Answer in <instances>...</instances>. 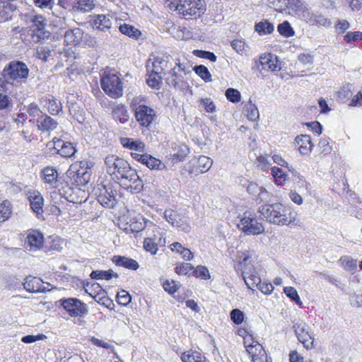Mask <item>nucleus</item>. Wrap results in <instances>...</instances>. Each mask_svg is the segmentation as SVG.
<instances>
[{
	"instance_id": "obj_27",
	"label": "nucleus",
	"mask_w": 362,
	"mask_h": 362,
	"mask_svg": "<svg viewBox=\"0 0 362 362\" xmlns=\"http://www.w3.org/2000/svg\"><path fill=\"white\" fill-rule=\"evenodd\" d=\"M41 177L45 183L56 185L57 183L58 173L54 168L47 166L42 170Z\"/></svg>"
},
{
	"instance_id": "obj_2",
	"label": "nucleus",
	"mask_w": 362,
	"mask_h": 362,
	"mask_svg": "<svg viewBox=\"0 0 362 362\" xmlns=\"http://www.w3.org/2000/svg\"><path fill=\"white\" fill-rule=\"evenodd\" d=\"M115 178L122 187L133 194H137L143 189V181L140 179L136 170L132 168L129 163Z\"/></svg>"
},
{
	"instance_id": "obj_11",
	"label": "nucleus",
	"mask_w": 362,
	"mask_h": 362,
	"mask_svg": "<svg viewBox=\"0 0 362 362\" xmlns=\"http://www.w3.org/2000/svg\"><path fill=\"white\" fill-rule=\"evenodd\" d=\"M173 59L170 56L157 57L152 62V68L149 65V62L146 65L147 72H154L156 74H161L165 70H170V67H173Z\"/></svg>"
},
{
	"instance_id": "obj_51",
	"label": "nucleus",
	"mask_w": 362,
	"mask_h": 362,
	"mask_svg": "<svg viewBox=\"0 0 362 362\" xmlns=\"http://www.w3.org/2000/svg\"><path fill=\"white\" fill-rule=\"evenodd\" d=\"M33 23L32 30H41L45 28L47 25L46 20L42 16H35L31 18Z\"/></svg>"
},
{
	"instance_id": "obj_57",
	"label": "nucleus",
	"mask_w": 362,
	"mask_h": 362,
	"mask_svg": "<svg viewBox=\"0 0 362 362\" xmlns=\"http://www.w3.org/2000/svg\"><path fill=\"white\" fill-rule=\"evenodd\" d=\"M231 320L235 325L241 324L244 320V313L240 310L235 308L230 311V313Z\"/></svg>"
},
{
	"instance_id": "obj_1",
	"label": "nucleus",
	"mask_w": 362,
	"mask_h": 362,
	"mask_svg": "<svg viewBox=\"0 0 362 362\" xmlns=\"http://www.w3.org/2000/svg\"><path fill=\"white\" fill-rule=\"evenodd\" d=\"M258 213L262 220L277 226L297 225L298 222L297 212L279 202L260 206Z\"/></svg>"
},
{
	"instance_id": "obj_39",
	"label": "nucleus",
	"mask_w": 362,
	"mask_h": 362,
	"mask_svg": "<svg viewBox=\"0 0 362 362\" xmlns=\"http://www.w3.org/2000/svg\"><path fill=\"white\" fill-rule=\"evenodd\" d=\"M274 30L273 24L267 20L262 21L255 25V30L261 35L271 34Z\"/></svg>"
},
{
	"instance_id": "obj_24",
	"label": "nucleus",
	"mask_w": 362,
	"mask_h": 362,
	"mask_svg": "<svg viewBox=\"0 0 362 362\" xmlns=\"http://www.w3.org/2000/svg\"><path fill=\"white\" fill-rule=\"evenodd\" d=\"M190 10L188 11L187 19L191 18L192 16L197 17L202 16L206 11V5L204 0H191Z\"/></svg>"
},
{
	"instance_id": "obj_47",
	"label": "nucleus",
	"mask_w": 362,
	"mask_h": 362,
	"mask_svg": "<svg viewBox=\"0 0 362 362\" xmlns=\"http://www.w3.org/2000/svg\"><path fill=\"white\" fill-rule=\"evenodd\" d=\"M127 163L128 162L127 160L118 157L117 160L115 161V163L113 164L112 167L108 169L107 173L114 177H116L118 173L122 170H124V167L127 166Z\"/></svg>"
},
{
	"instance_id": "obj_64",
	"label": "nucleus",
	"mask_w": 362,
	"mask_h": 362,
	"mask_svg": "<svg viewBox=\"0 0 362 362\" xmlns=\"http://www.w3.org/2000/svg\"><path fill=\"white\" fill-rule=\"evenodd\" d=\"M118 303L121 305H126L131 301V296L125 291H122L117 294Z\"/></svg>"
},
{
	"instance_id": "obj_56",
	"label": "nucleus",
	"mask_w": 362,
	"mask_h": 362,
	"mask_svg": "<svg viewBox=\"0 0 362 362\" xmlns=\"http://www.w3.org/2000/svg\"><path fill=\"white\" fill-rule=\"evenodd\" d=\"M340 261L344 268L347 271H352L356 267V261L348 256H344L340 258Z\"/></svg>"
},
{
	"instance_id": "obj_25",
	"label": "nucleus",
	"mask_w": 362,
	"mask_h": 362,
	"mask_svg": "<svg viewBox=\"0 0 362 362\" xmlns=\"http://www.w3.org/2000/svg\"><path fill=\"white\" fill-rule=\"evenodd\" d=\"M112 262L117 266L131 270H136L139 267L136 260L124 256L115 255L112 258Z\"/></svg>"
},
{
	"instance_id": "obj_59",
	"label": "nucleus",
	"mask_w": 362,
	"mask_h": 362,
	"mask_svg": "<svg viewBox=\"0 0 362 362\" xmlns=\"http://www.w3.org/2000/svg\"><path fill=\"white\" fill-rule=\"evenodd\" d=\"M163 287L165 291L170 294H173L177 291V289L179 288V285L175 281H170L168 280H166L163 284Z\"/></svg>"
},
{
	"instance_id": "obj_40",
	"label": "nucleus",
	"mask_w": 362,
	"mask_h": 362,
	"mask_svg": "<svg viewBox=\"0 0 362 362\" xmlns=\"http://www.w3.org/2000/svg\"><path fill=\"white\" fill-rule=\"evenodd\" d=\"M213 161L209 157L201 156L197 160V168L201 173L207 172L212 166Z\"/></svg>"
},
{
	"instance_id": "obj_15",
	"label": "nucleus",
	"mask_w": 362,
	"mask_h": 362,
	"mask_svg": "<svg viewBox=\"0 0 362 362\" xmlns=\"http://www.w3.org/2000/svg\"><path fill=\"white\" fill-rule=\"evenodd\" d=\"M54 149L56 150L57 153L64 158H71L76 152L72 143L61 139H54Z\"/></svg>"
},
{
	"instance_id": "obj_37",
	"label": "nucleus",
	"mask_w": 362,
	"mask_h": 362,
	"mask_svg": "<svg viewBox=\"0 0 362 362\" xmlns=\"http://www.w3.org/2000/svg\"><path fill=\"white\" fill-rule=\"evenodd\" d=\"M119 31L130 37L138 40L141 35V33L139 30L134 27L133 25L124 23L119 27Z\"/></svg>"
},
{
	"instance_id": "obj_52",
	"label": "nucleus",
	"mask_w": 362,
	"mask_h": 362,
	"mask_svg": "<svg viewBox=\"0 0 362 362\" xmlns=\"http://www.w3.org/2000/svg\"><path fill=\"white\" fill-rule=\"evenodd\" d=\"M285 294L292 299L296 304L301 305L302 302L298 294L297 291L292 286H288L284 288Z\"/></svg>"
},
{
	"instance_id": "obj_4",
	"label": "nucleus",
	"mask_w": 362,
	"mask_h": 362,
	"mask_svg": "<svg viewBox=\"0 0 362 362\" xmlns=\"http://www.w3.org/2000/svg\"><path fill=\"white\" fill-rule=\"evenodd\" d=\"M185 66L180 63H175L173 67H170L165 78L166 83L175 89L184 92L188 88V83L185 79Z\"/></svg>"
},
{
	"instance_id": "obj_32",
	"label": "nucleus",
	"mask_w": 362,
	"mask_h": 362,
	"mask_svg": "<svg viewBox=\"0 0 362 362\" xmlns=\"http://www.w3.org/2000/svg\"><path fill=\"white\" fill-rule=\"evenodd\" d=\"M94 25L102 31H106L111 28L112 21L109 15L98 14L94 20Z\"/></svg>"
},
{
	"instance_id": "obj_41",
	"label": "nucleus",
	"mask_w": 362,
	"mask_h": 362,
	"mask_svg": "<svg viewBox=\"0 0 362 362\" xmlns=\"http://www.w3.org/2000/svg\"><path fill=\"white\" fill-rule=\"evenodd\" d=\"M11 213V202L8 200L3 201V202L0 204V222L6 221L10 217Z\"/></svg>"
},
{
	"instance_id": "obj_43",
	"label": "nucleus",
	"mask_w": 362,
	"mask_h": 362,
	"mask_svg": "<svg viewBox=\"0 0 362 362\" xmlns=\"http://www.w3.org/2000/svg\"><path fill=\"white\" fill-rule=\"evenodd\" d=\"M278 32L286 37H292L294 35L295 32L293 28L291 26L290 23L288 21H284L283 23L279 24L277 27Z\"/></svg>"
},
{
	"instance_id": "obj_58",
	"label": "nucleus",
	"mask_w": 362,
	"mask_h": 362,
	"mask_svg": "<svg viewBox=\"0 0 362 362\" xmlns=\"http://www.w3.org/2000/svg\"><path fill=\"white\" fill-rule=\"evenodd\" d=\"M196 277L206 280L210 279L209 269L204 266H198L193 272Z\"/></svg>"
},
{
	"instance_id": "obj_10",
	"label": "nucleus",
	"mask_w": 362,
	"mask_h": 362,
	"mask_svg": "<svg viewBox=\"0 0 362 362\" xmlns=\"http://www.w3.org/2000/svg\"><path fill=\"white\" fill-rule=\"evenodd\" d=\"M115 191L112 184L103 185L100 189L98 201L105 208L112 209L117 204Z\"/></svg>"
},
{
	"instance_id": "obj_21",
	"label": "nucleus",
	"mask_w": 362,
	"mask_h": 362,
	"mask_svg": "<svg viewBox=\"0 0 362 362\" xmlns=\"http://www.w3.org/2000/svg\"><path fill=\"white\" fill-rule=\"evenodd\" d=\"M168 6L171 10L177 11L180 14L183 15L187 19L191 0H168Z\"/></svg>"
},
{
	"instance_id": "obj_8",
	"label": "nucleus",
	"mask_w": 362,
	"mask_h": 362,
	"mask_svg": "<svg viewBox=\"0 0 362 362\" xmlns=\"http://www.w3.org/2000/svg\"><path fill=\"white\" fill-rule=\"evenodd\" d=\"M14 85L13 82H7L5 79H0V110L9 112L12 110L13 104L8 95L13 93Z\"/></svg>"
},
{
	"instance_id": "obj_31",
	"label": "nucleus",
	"mask_w": 362,
	"mask_h": 362,
	"mask_svg": "<svg viewBox=\"0 0 362 362\" xmlns=\"http://www.w3.org/2000/svg\"><path fill=\"white\" fill-rule=\"evenodd\" d=\"M243 277L248 288L253 290L255 287L258 288L261 279L256 272L250 273L247 271L243 272Z\"/></svg>"
},
{
	"instance_id": "obj_48",
	"label": "nucleus",
	"mask_w": 362,
	"mask_h": 362,
	"mask_svg": "<svg viewBox=\"0 0 362 362\" xmlns=\"http://www.w3.org/2000/svg\"><path fill=\"white\" fill-rule=\"evenodd\" d=\"M226 98L233 103H236L240 101L241 95L240 93L235 88H229L226 90Z\"/></svg>"
},
{
	"instance_id": "obj_60",
	"label": "nucleus",
	"mask_w": 362,
	"mask_h": 362,
	"mask_svg": "<svg viewBox=\"0 0 362 362\" xmlns=\"http://www.w3.org/2000/svg\"><path fill=\"white\" fill-rule=\"evenodd\" d=\"M193 266L190 263H182L175 267V272L179 275H185L189 271L193 269Z\"/></svg>"
},
{
	"instance_id": "obj_44",
	"label": "nucleus",
	"mask_w": 362,
	"mask_h": 362,
	"mask_svg": "<svg viewBox=\"0 0 362 362\" xmlns=\"http://www.w3.org/2000/svg\"><path fill=\"white\" fill-rule=\"evenodd\" d=\"M148 78H146L147 84L153 88H159L161 83L162 76L154 72H147Z\"/></svg>"
},
{
	"instance_id": "obj_22",
	"label": "nucleus",
	"mask_w": 362,
	"mask_h": 362,
	"mask_svg": "<svg viewBox=\"0 0 362 362\" xmlns=\"http://www.w3.org/2000/svg\"><path fill=\"white\" fill-rule=\"evenodd\" d=\"M95 0H72V11L77 13H88L95 8Z\"/></svg>"
},
{
	"instance_id": "obj_16",
	"label": "nucleus",
	"mask_w": 362,
	"mask_h": 362,
	"mask_svg": "<svg viewBox=\"0 0 362 362\" xmlns=\"http://www.w3.org/2000/svg\"><path fill=\"white\" fill-rule=\"evenodd\" d=\"M164 216L166 221L170 223L173 226L177 227V228H180L185 232L189 231V226L185 225V220L182 217L180 214L175 213L173 210H165L164 213Z\"/></svg>"
},
{
	"instance_id": "obj_54",
	"label": "nucleus",
	"mask_w": 362,
	"mask_h": 362,
	"mask_svg": "<svg viewBox=\"0 0 362 362\" xmlns=\"http://www.w3.org/2000/svg\"><path fill=\"white\" fill-rule=\"evenodd\" d=\"M33 38L35 42H40L47 39L49 37L50 33L45 28L41 30H32Z\"/></svg>"
},
{
	"instance_id": "obj_6",
	"label": "nucleus",
	"mask_w": 362,
	"mask_h": 362,
	"mask_svg": "<svg viewBox=\"0 0 362 362\" xmlns=\"http://www.w3.org/2000/svg\"><path fill=\"white\" fill-rule=\"evenodd\" d=\"M58 302L71 317H81L88 313V305L78 298H64Z\"/></svg>"
},
{
	"instance_id": "obj_49",
	"label": "nucleus",
	"mask_w": 362,
	"mask_h": 362,
	"mask_svg": "<svg viewBox=\"0 0 362 362\" xmlns=\"http://www.w3.org/2000/svg\"><path fill=\"white\" fill-rule=\"evenodd\" d=\"M245 109L247 112V117L248 119L255 121L259 118V115L258 109L254 104L250 103L248 105H245Z\"/></svg>"
},
{
	"instance_id": "obj_17",
	"label": "nucleus",
	"mask_w": 362,
	"mask_h": 362,
	"mask_svg": "<svg viewBox=\"0 0 362 362\" xmlns=\"http://www.w3.org/2000/svg\"><path fill=\"white\" fill-rule=\"evenodd\" d=\"M189 153V148L184 144H176L173 153H170L168 160L172 164L182 161Z\"/></svg>"
},
{
	"instance_id": "obj_26",
	"label": "nucleus",
	"mask_w": 362,
	"mask_h": 362,
	"mask_svg": "<svg viewBox=\"0 0 362 362\" xmlns=\"http://www.w3.org/2000/svg\"><path fill=\"white\" fill-rule=\"evenodd\" d=\"M112 115L115 119L118 120L120 123L124 124L129 119V114L125 105L118 104L112 107Z\"/></svg>"
},
{
	"instance_id": "obj_36",
	"label": "nucleus",
	"mask_w": 362,
	"mask_h": 362,
	"mask_svg": "<svg viewBox=\"0 0 362 362\" xmlns=\"http://www.w3.org/2000/svg\"><path fill=\"white\" fill-rule=\"evenodd\" d=\"M69 113L79 123L82 124L85 120V112L77 103H71L69 106Z\"/></svg>"
},
{
	"instance_id": "obj_29",
	"label": "nucleus",
	"mask_w": 362,
	"mask_h": 362,
	"mask_svg": "<svg viewBox=\"0 0 362 362\" xmlns=\"http://www.w3.org/2000/svg\"><path fill=\"white\" fill-rule=\"evenodd\" d=\"M260 64L264 69L276 71L278 68L277 57L272 54H265L260 57Z\"/></svg>"
},
{
	"instance_id": "obj_30",
	"label": "nucleus",
	"mask_w": 362,
	"mask_h": 362,
	"mask_svg": "<svg viewBox=\"0 0 362 362\" xmlns=\"http://www.w3.org/2000/svg\"><path fill=\"white\" fill-rule=\"evenodd\" d=\"M44 106L47 109L51 115H58L62 110V106L53 96L43 100Z\"/></svg>"
},
{
	"instance_id": "obj_61",
	"label": "nucleus",
	"mask_w": 362,
	"mask_h": 362,
	"mask_svg": "<svg viewBox=\"0 0 362 362\" xmlns=\"http://www.w3.org/2000/svg\"><path fill=\"white\" fill-rule=\"evenodd\" d=\"M230 44L233 49L238 54H243L245 51V43L241 40H234Z\"/></svg>"
},
{
	"instance_id": "obj_35",
	"label": "nucleus",
	"mask_w": 362,
	"mask_h": 362,
	"mask_svg": "<svg viewBox=\"0 0 362 362\" xmlns=\"http://www.w3.org/2000/svg\"><path fill=\"white\" fill-rule=\"evenodd\" d=\"M81 38V32L79 28L67 30L64 34V41L68 45H76Z\"/></svg>"
},
{
	"instance_id": "obj_5",
	"label": "nucleus",
	"mask_w": 362,
	"mask_h": 362,
	"mask_svg": "<svg viewBox=\"0 0 362 362\" xmlns=\"http://www.w3.org/2000/svg\"><path fill=\"white\" fill-rule=\"evenodd\" d=\"M100 85L104 92L112 98H118L123 94L122 81L115 74H104L100 79Z\"/></svg>"
},
{
	"instance_id": "obj_34",
	"label": "nucleus",
	"mask_w": 362,
	"mask_h": 362,
	"mask_svg": "<svg viewBox=\"0 0 362 362\" xmlns=\"http://www.w3.org/2000/svg\"><path fill=\"white\" fill-rule=\"evenodd\" d=\"M24 288L30 293H37L40 291V279L33 276H27L23 283Z\"/></svg>"
},
{
	"instance_id": "obj_19",
	"label": "nucleus",
	"mask_w": 362,
	"mask_h": 362,
	"mask_svg": "<svg viewBox=\"0 0 362 362\" xmlns=\"http://www.w3.org/2000/svg\"><path fill=\"white\" fill-rule=\"evenodd\" d=\"M37 125L41 132H50L57 127L58 122L50 116L43 113L37 119Z\"/></svg>"
},
{
	"instance_id": "obj_7",
	"label": "nucleus",
	"mask_w": 362,
	"mask_h": 362,
	"mask_svg": "<svg viewBox=\"0 0 362 362\" xmlns=\"http://www.w3.org/2000/svg\"><path fill=\"white\" fill-rule=\"evenodd\" d=\"M134 112L136 122L143 127H149L157 118L155 110L145 105L135 107Z\"/></svg>"
},
{
	"instance_id": "obj_42",
	"label": "nucleus",
	"mask_w": 362,
	"mask_h": 362,
	"mask_svg": "<svg viewBox=\"0 0 362 362\" xmlns=\"http://www.w3.org/2000/svg\"><path fill=\"white\" fill-rule=\"evenodd\" d=\"M148 160L144 161L146 165L149 169L152 170H163L165 169V165L160 160L148 155L147 158Z\"/></svg>"
},
{
	"instance_id": "obj_9",
	"label": "nucleus",
	"mask_w": 362,
	"mask_h": 362,
	"mask_svg": "<svg viewBox=\"0 0 362 362\" xmlns=\"http://www.w3.org/2000/svg\"><path fill=\"white\" fill-rule=\"evenodd\" d=\"M238 228L247 235H258L264 231V226L256 218L246 216L240 219Z\"/></svg>"
},
{
	"instance_id": "obj_28",
	"label": "nucleus",
	"mask_w": 362,
	"mask_h": 362,
	"mask_svg": "<svg viewBox=\"0 0 362 362\" xmlns=\"http://www.w3.org/2000/svg\"><path fill=\"white\" fill-rule=\"evenodd\" d=\"M121 144L126 148L134 150L139 152H144L145 150V144L140 140H134L131 138L122 137L120 139Z\"/></svg>"
},
{
	"instance_id": "obj_63",
	"label": "nucleus",
	"mask_w": 362,
	"mask_h": 362,
	"mask_svg": "<svg viewBox=\"0 0 362 362\" xmlns=\"http://www.w3.org/2000/svg\"><path fill=\"white\" fill-rule=\"evenodd\" d=\"M344 38L347 42L362 40V33L359 31L348 32Z\"/></svg>"
},
{
	"instance_id": "obj_13",
	"label": "nucleus",
	"mask_w": 362,
	"mask_h": 362,
	"mask_svg": "<svg viewBox=\"0 0 362 362\" xmlns=\"http://www.w3.org/2000/svg\"><path fill=\"white\" fill-rule=\"evenodd\" d=\"M44 241L43 235L38 230H32L28 231L25 240V248L32 252L37 251L41 248Z\"/></svg>"
},
{
	"instance_id": "obj_33",
	"label": "nucleus",
	"mask_w": 362,
	"mask_h": 362,
	"mask_svg": "<svg viewBox=\"0 0 362 362\" xmlns=\"http://www.w3.org/2000/svg\"><path fill=\"white\" fill-rule=\"evenodd\" d=\"M182 362H206V358L199 351L189 350L181 356Z\"/></svg>"
},
{
	"instance_id": "obj_18",
	"label": "nucleus",
	"mask_w": 362,
	"mask_h": 362,
	"mask_svg": "<svg viewBox=\"0 0 362 362\" xmlns=\"http://www.w3.org/2000/svg\"><path fill=\"white\" fill-rule=\"evenodd\" d=\"M294 144L298 146V150L302 155H309L314 146L310 136L307 134L297 136Z\"/></svg>"
},
{
	"instance_id": "obj_14",
	"label": "nucleus",
	"mask_w": 362,
	"mask_h": 362,
	"mask_svg": "<svg viewBox=\"0 0 362 362\" xmlns=\"http://www.w3.org/2000/svg\"><path fill=\"white\" fill-rule=\"evenodd\" d=\"M28 199L33 211L36 214L38 218L42 217L44 199L42 194L36 190L29 192Z\"/></svg>"
},
{
	"instance_id": "obj_20",
	"label": "nucleus",
	"mask_w": 362,
	"mask_h": 362,
	"mask_svg": "<svg viewBox=\"0 0 362 362\" xmlns=\"http://www.w3.org/2000/svg\"><path fill=\"white\" fill-rule=\"evenodd\" d=\"M245 347L253 362H264L265 351L258 342H256L255 345H247V341H245Z\"/></svg>"
},
{
	"instance_id": "obj_3",
	"label": "nucleus",
	"mask_w": 362,
	"mask_h": 362,
	"mask_svg": "<svg viewBox=\"0 0 362 362\" xmlns=\"http://www.w3.org/2000/svg\"><path fill=\"white\" fill-rule=\"evenodd\" d=\"M29 69L21 61H11L6 64L0 76V79L7 82L25 83L29 76Z\"/></svg>"
},
{
	"instance_id": "obj_62",
	"label": "nucleus",
	"mask_w": 362,
	"mask_h": 362,
	"mask_svg": "<svg viewBox=\"0 0 362 362\" xmlns=\"http://www.w3.org/2000/svg\"><path fill=\"white\" fill-rule=\"evenodd\" d=\"M28 113L32 117H40L42 112L39 108L38 105L34 103H30L27 108Z\"/></svg>"
},
{
	"instance_id": "obj_46",
	"label": "nucleus",
	"mask_w": 362,
	"mask_h": 362,
	"mask_svg": "<svg viewBox=\"0 0 362 362\" xmlns=\"http://www.w3.org/2000/svg\"><path fill=\"white\" fill-rule=\"evenodd\" d=\"M298 339L303 344V346L307 349H312L313 347L314 339L310 334L308 329L303 334H298Z\"/></svg>"
},
{
	"instance_id": "obj_23",
	"label": "nucleus",
	"mask_w": 362,
	"mask_h": 362,
	"mask_svg": "<svg viewBox=\"0 0 362 362\" xmlns=\"http://www.w3.org/2000/svg\"><path fill=\"white\" fill-rule=\"evenodd\" d=\"M69 177H73L74 180V183L76 186H84L86 185L90 177V174L84 170H78L76 171H74L71 169H69L67 172Z\"/></svg>"
},
{
	"instance_id": "obj_50",
	"label": "nucleus",
	"mask_w": 362,
	"mask_h": 362,
	"mask_svg": "<svg viewBox=\"0 0 362 362\" xmlns=\"http://www.w3.org/2000/svg\"><path fill=\"white\" fill-rule=\"evenodd\" d=\"M158 243L151 238H146L144 241V247L147 251L151 252V255L156 254L158 251Z\"/></svg>"
},
{
	"instance_id": "obj_55",
	"label": "nucleus",
	"mask_w": 362,
	"mask_h": 362,
	"mask_svg": "<svg viewBox=\"0 0 362 362\" xmlns=\"http://www.w3.org/2000/svg\"><path fill=\"white\" fill-rule=\"evenodd\" d=\"M200 105L209 113H213L216 111V105L211 98H205L200 99Z\"/></svg>"
},
{
	"instance_id": "obj_45",
	"label": "nucleus",
	"mask_w": 362,
	"mask_h": 362,
	"mask_svg": "<svg viewBox=\"0 0 362 362\" xmlns=\"http://www.w3.org/2000/svg\"><path fill=\"white\" fill-rule=\"evenodd\" d=\"M194 72L205 82L211 81V75L209 69L204 65H197L193 68Z\"/></svg>"
},
{
	"instance_id": "obj_38",
	"label": "nucleus",
	"mask_w": 362,
	"mask_h": 362,
	"mask_svg": "<svg viewBox=\"0 0 362 362\" xmlns=\"http://www.w3.org/2000/svg\"><path fill=\"white\" fill-rule=\"evenodd\" d=\"M91 279H105L109 280L112 277L117 278L119 276L117 273L114 272L112 270L110 269L108 271L103 270H95L91 272L90 274Z\"/></svg>"
},
{
	"instance_id": "obj_12",
	"label": "nucleus",
	"mask_w": 362,
	"mask_h": 362,
	"mask_svg": "<svg viewBox=\"0 0 362 362\" xmlns=\"http://www.w3.org/2000/svg\"><path fill=\"white\" fill-rule=\"evenodd\" d=\"M246 187L247 192L252 197V199L257 202H262L269 199V194L265 188L259 186L257 183L244 180L241 183Z\"/></svg>"
},
{
	"instance_id": "obj_53",
	"label": "nucleus",
	"mask_w": 362,
	"mask_h": 362,
	"mask_svg": "<svg viewBox=\"0 0 362 362\" xmlns=\"http://www.w3.org/2000/svg\"><path fill=\"white\" fill-rule=\"evenodd\" d=\"M193 54L196 57L206 59L211 62H216L217 59V57L215 55V54L209 51L195 49L193 51Z\"/></svg>"
}]
</instances>
